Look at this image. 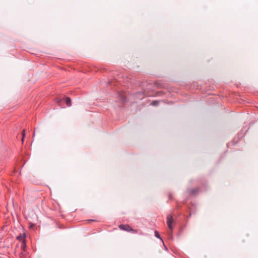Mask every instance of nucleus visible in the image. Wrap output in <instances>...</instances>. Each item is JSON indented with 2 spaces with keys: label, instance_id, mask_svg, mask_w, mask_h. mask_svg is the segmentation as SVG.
I'll return each instance as SVG.
<instances>
[{
  "label": "nucleus",
  "instance_id": "obj_9",
  "mask_svg": "<svg viewBox=\"0 0 258 258\" xmlns=\"http://www.w3.org/2000/svg\"><path fill=\"white\" fill-rule=\"evenodd\" d=\"M160 239H161V240H162V242H163V240H162V239H161V238H160Z\"/></svg>",
  "mask_w": 258,
  "mask_h": 258
},
{
  "label": "nucleus",
  "instance_id": "obj_8",
  "mask_svg": "<svg viewBox=\"0 0 258 258\" xmlns=\"http://www.w3.org/2000/svg\"><path fill=\"white\" fill-rule=\"evenodd\" d=\"M25 130H24L23 131V134H22V142L24 141V137L25 136Z\"/></svg>",
  "mask_w": 258,
  "mask_h": 258
},
{
  "label": "nucleus",
  "instance_id": "obj_2",
  "mask_svg": "<svg viewBox=\"0 0 258 258\" xmlns=\"http://www.w3.org/2000/svg\"><path fill=\"white\" fill-rule=\"evenodd\" d=\"M173 222V218L172 216L170 215L167 217V224L168 228L171 231H172V223Z\"/></svg>",
  "mask_w": 258,
  "mask_h": 258
},
{
  "label": "nucleus",
  "instance_id": "obj_6",
  "mask_svg": "<svg viewBox=\"0 0 258 258\" xmlns=\"http://www.w3.org/2000/svg\"><path fill=\"white\" fill-rule=\"evenodd\" d=\"M151 104L153 106H157L158 104V101H154L151 103Z\"/></svg>",
  "mask_w": 258,
  "mask_h": 258
},
{
  "label": "nucleus",
  "instance_id": "obj_1",
  "mask_svg": "<svg viewBox=\"0 0 258 258\" xmlns=\"http://www.w3.org/2000/svg\"><path fill=\"white\" fill-rule=\"evenodd\" d=\"M119 228L120 230L126 231H133L134 232H137L136 230L132 229L129 225L127 224H121L119 225Z\"/></svg>",
  "mask_w": 258,
  "mask_h": 258
},
{
  "label": "nucleus",
  "instance_id": "obj_10",
  "mask_svg": "<svg viewBox=\"0 0 258 258\" xmlns=\"http://www.w3.org/2000/svg\"><path fill=\"white\" fill-rule=\"evenodd\" d=\"M160 239H161V240H162V242H163V240H162V239H161V238H160Z\"/></svg>",
  "mask_w": 258,
  "mask_h": 258
},
{
  "label": "nucleus",
  "instance_id": "obj_5",
  "mask_svg": "<svg viewBox=\"0 0 258 258\" xmlns=\"http://www.w3.org/2000/svg\"><path fill=\"white\" fill-rule=\"evenodd\" d=\"M26 244L25 240L22 241V247L23 250H25V246H26Z\"/></svg>",
  "mask_w": 258,
  "mask_h": 258
},
{
  "label": "nucleus",
  "instance_id": "obj_3",
  "mask_svg": "<svg viewBox=\"0 0 258 258\" xmlns=\"http://www.w3.org/2000/svg\"><path fill=\"white\" fill-rule=\"evenodd\" d=\"M25 237H26V234L25 233L23 234H20L18 236H17V239L19 240L20 241H25Z\"/></svg>",
  "mask_w": 258,
  "mask_h": 258
},
{
  "label": "nucleus",
  "instance_id": "obj_4",
  "mask_svg": "<svg viewBox=\"0 0 258 258\" xmlns=\"http://www.w3.org/2000/svg\"><path fill=\"white\" fill-rule=\"evenodd\" d=\"M66 102L68 106H70L71 105V100L70 97H67L66 98Z\"/></svg>",
  "mask_w": 258,
  "mask_h": 258
},
{
  "label": "nucleus",
  "instance_id": "obj_7",
  "mask_svg": "<svg viewBox=\"0 0 258 258\" xmlns=\"http://www.w3.org/2000/svg\"><path fill=\"white\" fill-rule=\"evenodd\" d=\"M155 235L156 237L160 238L159 233L157 231L155 232Z\"/></svg>",
  "mask_w": 258,
  "mask_h": 258
}]
</instances>
